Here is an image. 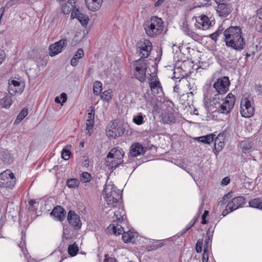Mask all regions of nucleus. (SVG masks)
<instances>
[{
    "mask_svg": "<svg viewBox=\"0 0 262 262\" xmlns=\"http://www.w3.org/2000/svg\"><path fill=\"white\" fill-rule=\"evenodd\" d=\"M242 29L239 27H230L224 32L227 46L238 51L245 48V41L242 36Z\"/></svg>",
    "mask_w": 262,
    "mask_h": 262,
    "instance_id": "f257e3e1",
    "label": "nucleus"
},
{
    "mask_svg": "<svg viewBox=\"0 0 262 262\" xmlns=\"http://www.w3.org/2000/svg\"><path fill=\"white\" fill-rule=\"evenodd\" d=\"M242 29L239 27H230L224 32L227 46L238 51L245 48V41L242 36Z\"/></svg>",
    "mask_w": 262,
    "mask_h": 262,
    "instance_id": "f03ea898",
    "label": "nucleus"
},
{
    "mask_svg": "<svg viewBox=\"0 0 262 262\" xmlns=\"http://www.w3.org/2000/svg\"><path fill=\"white\" fill-rule=\"evenodd\" d=\"M103 198L111 207L120 205L122 199L121 191L110 182L106 183L103 191Z\"/></svg>",
    "mask_w": 262,
    "mask_h": 262,
    "instance_id": "7ed1b4c3",
    "label": "nucleus"
},
{
    "mask_svg": "<svg viewBox=\"0 0 262 262\" xmlns=\"http://www.w3.org/2000/svg\"><path fill=\"white\" fill-rule=\"evenodd\" d=\"M143 28L148 37H155L162 33L164 28L163 21L161 18L152 16L150 20L144 23Z\"/></svg>",
    "mask_w": 262,
    "mask_h": 262,
    "instance_id": "20e7f679",
    "label": "nucleus"
},
{
    "mask_svg": "<svg viewBox=\"0 0 262 262\" xmlns=\"http://www.w3.org/2000/svg\"><path fill=\"white\" fill-rule=\"evenodd\" d=\"M107 230L110 233H112L115 235H120L123 231L122 239L125 243H134L138 235V233L134 230H129L127 232H124L122 226L115 223L110 224L107 227Z\"/></svg>",
    "mask_w": 262,
    "mask_h": 262,
    "instance_id": "39448f33",
    "label": "nucleus"
},
{
    "mask_svg": "<svg viewBox=\"0 0 262 262\" xmlns=\"http://www.w3.org/2000/svg\"><path fill=\"white\" fill-rule=\"evenodd\" d=\"M235 101V96L232 94L229 93L220 105L217 104L218 107L214 111L221 114H228L233 107Z\"/></svg>",
    "mask_w": 262,
    "mask_h": 262,
    "instance_id": "423d86ee",
    "label": "nucleus"
},
{
    "mask_svg": "<svg viewBox=\"0 0 262 262\" xmlns=\"http://www.w3.org/2000/svg\"><path fill=\"white\" fill-rule=\"evenodd\" d=\"M134 66L136 78L140 82H144L146 79V71L147 67L145 60L139 59L134 62Z\"/></svg>",
    "mask_w": 262,
    "mask_h": 262,
    "instance_id": "0eeeda50",
    "label": "nucleus"
},
{
    "mask_svg": "<svg viewBox=\"0 0 262 262\" xmlns=\"http://www.w3.org/2000/svg\"><path fill=\"white\" fill-rule=\"evenodd\" d=\"M217 6L215 10L217 15L221 17H226L228 16L232 11V7L230 3L224 0H215Z\"/></svg>",
    "mask_w": 262,
    "mask_h": 262,
    "instance_id": "6e6552de",
    "label": "nucleus"
},
{
    "mask_svg": "<svg viewBox=\"0 0 262 262\" xmlns=\"http://www.w3.org/2000/svg\"><path fill=\"white\" fill-rule=\"evenodd\" d=\"M15 182L14 174L10 170H6L0 174V187L12 188Z\"/></svg>",
    "mask_w": 262,
    "mask_h": 262,
    "instance_id": "1a4fd4ad",
    "label": "nucleus"
},
{
    "mask_svg": "<svg viewBox=\"0 0 262 262\" xmlns=\"http://www.w3.org/2000/svg\"><path fill=\"white\" fill-rule=\"evenodd\" d=\"M230 81L228 77L219 78L213 84L216 94L224 95L229 90Z\"/></svg>",
    "mask_w": 262,
    "mask_h": 262,
    "instance_id": "9d476101",
    "label": "nucleus"
},
{
    "mask_svg": "<svg viewBox=\"0 0 262 262\" xmlns=\"http://www.w3.org/2000/svg\"><path fill=\"white\" fill-rule=\"evenodd\" d=\"M254 108L251 101L248 98H244L241 100L240 112L242 116L249 118L254 114Z\"/></svg>",
    "mask_w": 262,
    "mask_h": 262,
    "instance_id": "9b49d317",
    "label": "nucleus"
},
{
    "mask_svg": "<svg viewBox=\"0 0 262 262\" xmlns=\"http://www.w3.org/2000/svg\"><path fill=\"white\" fill-rule=\"evenodd\" d=\"M195 19V27L200 30H206L209 29L212 26V21L207 15L201 14L198 16L193 18Z\"/></svg>",
    "mask_w": 262,
    "mask_h": 262,
    "instance_id": "f8f14e48",
    "label": "nucleus"
},
{
    "mask_svg": "<svg viewBox=\"0 0 262 262\" xmlns=\"http://www.w3.org/2000/svg\"><path fill=\"white\" fill-rule=\"evenodd\" d=\"M152 50V43L147 39L140 43L137 48V53L140 56V59H144L149 56Z\"/></svg>",
    "mask_w": 262,
    "mask_h": 262,
    "instance_id": "ddd939ff",
    "label": "nucleus"
},
{
    "mask_svg": "<svg viewBox=\"0 0 262 262\" xmlns=\"http://www.w3.org/2000/svg\"><path fill=\"white\" fill-rule=\"evenodd\" d=\"M67 40L66 38H62L51 45L49 48L50 56L53 57L61 53L63 49L67 46Z\"/></svg>",
    "mask_w": 262,
    "mask_h": 262,
    "instance_id": "4468645a",
    "label": "nucleus"
},
{
    "mask_svg": "<svg viewBox=\"0 0 262 262\" xmlns=\"http://www.w3.org/2000/svg\"><path fill=\"white\" fill-rule=\"evenodd\" d=\"M24 88V84L17 80L12 79L9 81L8 91L11 95L20 94L23 92Z\"/></svg>",
    "mask_w": 262,
    "mask_h": 262,
    "instance_id": "2eb2a0df",
    "label": "nucleus"
},
{
    "mask_svg": "<svg viewBox=\"0 0 262 262\" xmlns=\"http://www.w3.org/2000/svg\"><path fill=\"white\" fill-rule=\"evenodd\" d=\"M148 80L149 81V86L153 94L162 93V85L157 75L153 74H150Z\"/></svg>",
    "mask_w": 262,
    "mask_h": 262,
    "instance_id": "dca6fc26",
    "label": "nucleus"
},
{
    "mask_svg": "<svg viewBox=\"0 0 262 262\" xmlns=\"http://www.w3.org/2000/svg\"><path fill=\"white\" fill-rule=\"evenodd\" d=\"M124 133V128L121 124L113 123L110 128L106 130L107 135L109 137L116 138L121 136Z\"/></svg>",
    "mask_w": 262,
    "mask_h": 262,
    "instance_id": "f3484780",
    "label": "nucleus"
},
{
    "mask_svg": "<svg viewBox=\"0 0 262 262\" xmlns=\"http://www.w3.org/2000/svg\"><path fill=\"white\" fill-rule=\"evenodd\" d=\"M245 203V199L243 196L235 197L227 204V207L229 208L230 211H233L242 207Z\"/></svg>",
    "mask_w": 262,
    "mask_h": 262,
    "instance_id": "a211bd4d",
    "label": "nucleus"
},
{
    "mask_svg": "<svg viewBox=\"0 0 262 262\" xmlns=\"http://www.w3.org/2000/svg\"><path fill=\"white\" fill-rule=\"evenodd\" d=\"M68 220L70 224L76 229H79L81 226L79 216L72 211L68 213Z\"/></svg>",
    "mask_w": 262,
    "mask_h": 262,
    "instance_id": "6ab92c4d",
    "label": "nucleus"
},
{
    "mask_svg": "<svg viewBox=\"0 0 262 262\" xmlns=\"http://www.w3.org/2000/svg\"><path fill=\"white\" fill-rule=\"evenodd\" d=\"M108 153H112L111 157L116 161V163L119 165L123 163L122 158L124 155V152L121 148H114L111 150Z\"/></svg>",
    "mask_w": 262,
    "mask_h": 262,
    "instance_id": "aec40b11",
    "label": "nucleus"
},
{
    "mask_svg": "<svg viewBox=\"0 0 262 262\" xmlns=\"http://www.w3.org/2000/svg\"><path fill=\"white\" fill-rule=\"evenodd\" d=\"M145 149L141 144L139 143L133 144L130 148L129 155L131 157H136L143 155Z\"/></svg>",
    "mask_w": 262,
    "mask_h": 262,
    "instance_id": "412c9836",
    "label": "nucleus"
},
{
    "mask_svg": "<svg viewBox=\"0 0 262 262\" xmlns=\"http://www.w3.org/2000/svg\"><path fill=\"white\" fill-rule=\"evenodd\" d=\"M214 140L215 154H216L223 149L225 145L224 134H219L215 138H214Z\"/></svg>",
    "mask_w": 262,
    "mask_h": 262,
    "instance_id": "4be33fe9",
    "label": "nucleus"
},
{
    "mask_svg": "<svg viewBox=\"0 0 262 262\" xmlns=\"http://www.w3.org/2000/svg\"><path fill=\"white\" fill-rule=\"evenodd\" d=\"M102 0H85V4L88 9L91 11L98 10L102 5Z\"/></svg>",
    "mask_w": 262,
    "mask_h": 262,
    "instance_id": "5701e85b",
    "label": "nucleus"
},
{
    "mask_svg": "<svg viewBox=\"0 0 262 262\" xmlns=\"http://www.w3.org/2000/svg\"><path fill=\"white\" fill-rule=\"evenodd\" d=\"M51 215L59 221H62L66 216V211L64 209L58 206L54 208L51 212Z\"/></svg>",
    "mask_w": 262,
    "mask_h": 262,
    "instance_id": "b1692460",
    "label": "nucleus"
},
{
    "mask_svg": "<svg viewBox=\"0 0 262 262\" xmlns=\"http://www.w3.org/2000/svg\"><path fill=\"white\" fill-rule=\"evenodd\" d=\"M254 146L253 142L249 139H246L241 142L240 144V148L243 152L245 154H249L252 151Z\"/></svg>",
    "mask_w": 262,
    "mask_h": 262,
    "instance_id": "393cba45",
    "label": "nucleus"
},
{
    "mask_svg": "<svg viewBox=\"0 0 262 262\" xmlns=\"http://www.w3.org/2000/svg\"><path fill=\"white\" fill-rule=\"evenodd\" d=\"M75 16L83 26H86L89 22V18L86 15L81 13L78 9L72 12V16Z\"/></svg>",
    "mask_w": 262,
    "mask_h": 262,
    "instance_id": "a878e982",
    "label": "nucleus"
},
{
    "mask_svg": "<svg viewBox=\"0 0 262 262\" xmlns=\"http://www.w3.org/2000/svg\"><path fill=\"white\" fill-rule=\"evenodd\" d=\"M114 217L116 218L117 223L116 222L115 220H114L113 223H122L126 219L125 211L123 208L119 207L118 209L114 212Z\"/></svg>",
    "mask_w": 262,
    "mask_h": 262,
    "instance_id": "bb28decb",
    "label": "nucleus"
},
{
    "mask_svg": "<svg viewBox=\"0 0 262 262\" xmlns=\"http://www.w3.org/2000/svg\"><path fill=\"white\" fill-rule=\"evenodd\" d=\"M0 159L6 163H11L13 162V157L6 149H0Z\"/></svg>",
    "mask_w": 262,
    "mask_h": 262,
    "instance_id": "cd10ccee",
    "label": "nucleus"
},
{
    "mask_svg": "<svg viewBox=\"0 0 262 262\" xmlns=\"http://www.w3.org/2000/svg\"><path fill=\"white\" fill-rule=\"evenodd\" d=\"M112 153H108L107 156L105 158V165L110 169H113L116 168L119 165V164L116 163V161L113 160L111 157Z\"/></svg>",
    "mask_w": 262,
    "mask_h": 262,
    "instance_id": "c85d7f7f",
    "label": "nucleus"
},
{
    "mask_svg": "<svg viewBox=\"0 0 262 262\" xmlns=\"http://www.w3.org/2000/svg\"><path fill=\"white\" fill-rule=\"evenodd\" d=\"M224 100L223 95L215 94L214 96L210 99V104L211 106H213L215 110H216L218 107L217 104L220 105Z\"/></svg>",
    "mask_w": 262,
    "mask_h": 262,
    "instance_id": "c756f323",
    "label": "nucleus"
},
{
    "mask_svg": "<svg viewBox=\"0 0 262 262\" xmlns=\"http://www.w3.org/2000/svg\"><path fill=\"white\" fill-rule=\"evenodd\" d=\"M212 236L213 233L210 231V229H209L206 233L205 242L204 246V250H206L207 251H211V242Z\"/></svg>",
    "mask_w": 262,
    "mask_h": 262,
    "instance_id": "7c9ffc66",
    "label": "nucleus"
},
{
    "mask_svg": "<svg viewBox=\"0 0 262 262\" xmlns=\"http://www.w3.org/2000/svg\"><path fill=\"white\" fill-rule=\"evenodd\" d=\"M84 56V52L82 49H79L71 60V64L73 67L76 66L79 62V59Z\"/></svg>",
    "mask_w": 262,
    "mask_h": 262,
    "instance_id": "2f4dec72",
    "label": "nucleus"
},
{
    "mask_svg": "<svg viewBox=\"0 0 262 262\" xmlns=\"http://www.w3.org/2000/svg\"><path fill=\"white\" fill-rule=\"evenodd\" d=\"M12 100L9 96L6 95L0 99V106L2 108L8 109L12 104Z\"/></svg>",
    "mask_w": 262,
    "mask_h": 262,
    "instance_id": "473e14b6",
    "label": "nucleus"
},
{
    "mask_svg": "<svg viewBox=\"0 0 262 262\" xmlns=\"http://www.w3.org/2000/svg\"><path fill=\"white\" fill-rule=\"evenodd\" d=\"M214 134H211L206 136L197 137L195 138V140L200 142L209 144L214 140Z\"/></svg>",
    "mask_w": 262,
    "mask_h": 262,
    "instance_id": "72a5a7b5",
    "label": "nucleus"
},
{
    "mask_svg": "<svg viewBox=\"0 0 262 262\" xmlns=\"http://www.w3.org/2000/svg\"><path fill=\"white\" fill-rule=\"evenodd\" d=\"M146 118V116L141 113H138L134 116L133 121L137 125H140L143 124L145 122L144 119Z\"/></svg>",
    "mask_w": 262,
    "mask_h": 262,
    "instance_id": "f704fd0d",
    "label": "nucleus"
},
{
    "mask_svg": "<svg viewBox=\"0 0 262 262\" xmlns=\"http://www.w3.org/2000/svg\"><path fill=\"white\" fill-rule=\"evenodd\" d=\"M249 204L251 207L262 210V200L260 198L251 200L249 201Z\"/></svg>",
    "mask_w": 262,
    "mask_h": 262,
    "instance_id": "c9c22d12",
    "label": "nucleus"
},
{
    "mask_svg": "<svg viewBox=\"0 0 262 262\" xmlns=\"http://www.w3.org/2000/svg\"><path fill=\"white\" fill-rule=\"evenodd\" d=\"M28 109L27 108H24L18 114L15 123L17 124L20 122L28 115Z\"/></svg>",
    "mask_w": 262,
    "mask_h": 262,
    "instance_id": "e433bc0d",
    "label": "nucleus"
},
{
    "mask_svg": "<svg viewBox=\"0 0 262 262\" xmlns=\"http://www.w3.org/2000/svg\"><path fill=\"white\" fill-rule=\"evenodd\" d=\"M112 90L110 89L104 91L100 95L101 99L103 101L109 102L112 98Z\"/></svg>",
    "mask_w": 262,
    "mask_h": 262,
    "instance_id": "4c0bfd02",
    "label": "nucleus"
},
{
    "mask_svg": "<svg viewBox=\"0 0 262 262\" xmlns=\"http://www.w3.org/2000/svg\"><path fill=\"white\" fill-rule=\"evenodd\" d=\"M71 148V145L66 146L62 150V158L65 160H68L69 159L71 155L70 149Z\"/></svg>",
    "mask_w": 262,
    "mask_h": 262,
    "instance_id": "58836bf2",
    "label": "nucleus"
},
{
    "mask_svg": "<svg viewBox=\"0 0 262 262\" xmlns=\"http://www.w3.org/2000/svg\"><path fill=\"white\" fill-rule=\"evenodd\" d=\"M85 130L88 132V134L89 136H91L93 132L94 121L86 120L85 122Z\"/></svg>",
    "mask_w": 262,
    "mask_h": 262,
    "instance_id": "ea45409f",
    "label": "nucleus"
},
{
    "mask_svg": "<svg viewBox=\"0 0 262 262\" xmlns=\"http://www.w3.org/2000/svg\"><path fill=\"white\" fill-rule=\"evenodd\" d=\"M185 34L194 40H198L199 38V35L193 31L189 30L188 28L184 29Z\"/></svg>",
    "mask_w": 262,
    "mask_h": 262,
    "instance_id": "a19ab883",
    "label": "nucleus"
},
{
    "mask_svg": "<svg viewBox=\"0 0 262 262\" xmlns=\"http://www.w3.org/2000/svg\"><path fill=\"white\" fill-rule=\"evenodd\" d=\"M78 252V248L76 245L75 243L74 244L71 245L68 247V253L69 254L72 256H75Z\"/></svg>",
    "mask_w": 262,
    "mask_h": 262,
    "instance_id": "79ce46f5",
    "label": "nucleus"
},
{
    "mask_svg": "<svg viewBox=\"0 0 262 262\" xmlns=\"http://www.w3.org/2000/svg\"><path fill=\"white\" fill-rule=\"evenodd\" d=\"M67 184L69 188H74L78 187L79 185V182L76 179H70L67 180Z\"/></svg>",
    "mask_w": 262,
    "mask_h": 262,
    "instance_id": "37998d69",
    "label": "nucleus"
},
{
    "mask_svg": "<svg viewBox=\"0 0 262 262\" xmlns=\"http://www.w3.org/2000/svg\"><path fill=\"white\" fill-rule=\"evenodd\" d=\"M102 83L98 81L94 82L93 85V92L95 95H98L100 94L102 90Z\"/></svg>",
    "mask_w": 262,
    "mask_h": 262,
    "instance_id": "c03bdc74",
    "label": "nucleus"
},
{
    "mask_svg": "<svg viewBox=\"0 0 262 262\" xmlns=\"http://www.w3.org/2000/svg\"><path fill=\"white\" fill-rule=\"evenodd\" d=\"M91 179V175L87 172H82L80 177V181L84 183L89 182Z\"/></svg>",
    "mask_w": 262,
    "mask_h": 262,
    "instance_id": "a18cd8bd",
    "label": "nucleus"
},
{
    "mask_svg": "<svg viewBox=\"0 0 262 262\" xmlns=\"http://www.w3.org/2000/svg\"><path fill=\"white\" fill-rule=\"evenodd\" d=\"M163 120L165 123L174 122L175 121V117L172 113H166L163 117Z\"/></svg>",
    "mask_w": 262,
    "mask_h": 262,
    "instance_id": "49530a36",
    "label": "nucleus"
},
{
    "mask_svg": "<svg viewBox=\"0 0 262 262\" xmlns=\"http://www.w3.org/2000/svg\"><path fill=\"white\" fill-rule=\"evenodd\" d=\"M74 6L72 4H65L62 7V10L64 14H68L72 9H74Z\"/></svg>",
    "mask_w": 262,
    "mask_h": 262,
    "instance_id": "de8ad7c7",
    "label": "nucleus"
},
{
    "mask_svg": "<svg viewBox=\"0 0 262 262\" xmlns=\"http://www.w3.org/2000/svg\"><path fill=\"white\" fill-rule=\"evenodd\" d=\"M203 241L202 240L198 241L196 246L195 250L197 253H200L202 250Z\"/></svg>",
    "mask_w": 262,
    "mask_h": 262,
    "instance_id": "09e8293b",
    "label": "nucleus"
},
{
    "mask_svg": "<svg viewBox=\"0 0 262 262\" xmlns=\"http://www.w3.org/2000/svg\"><path fill=\"white\" fill-rule=\"evenodd\" d=\"M95 111L92 108L90 113L88 114L86 120L94 121Z\"/></svg>",
    "mask_w": 262,
    "mask_h": 262,
    "instance_id": "8fccbe9b",
    "label": "nucleus"
},
{
    "mask_svg": "<svg viewBox=\"0 0 262 262\" xmlns=\"http://www.w3.org/2000/svg\"><path fill=\"white\" fill-rule=\"evenodd\" d=\"M211 251H207L204 250V252L202 256L203 262H208L209 254Z\"/></svg>",
    "mask_w": 262,
    "mask_h": 262,
    "instance_id": "3c124183",
    "label": "nucleus"
},
{
    "mask_svg": "<svg viewBox=\"0 0 262 262\" xmlns=\"http://www.w3.org/2000/svg\"><path fill=\"white\" fill-rule=\"evenodd\" d=\"M6 58V54L5 52L0 49V65L4 62Z\"/></svg>",
    "mask_w": 262,
    "mask_h": 262,
    "instance_id": "603ef678",
    "label": "nucleus"
},
{
    "mask_svg": "<svg viewBox=\"0 0 262 262\" xmlns=\"http://www.w3.org/2000/svg\"><path fill=\"white\" fill-rule=\"evenodd\" d=\"M220 32L219 31H217L213 33H212L209 35V37L213 40H216L217 38L219 35Z\"/></svg>",
    "mask_w": 262,
    "mask_h": 262,
    "instance_id": "864d4df0",
    "label": "nucleus"
},
{
    "mask_svg": "<svg viewBox=\"0 0 262 262\" xmlns=\"http://www.w3.org/2000/svg\"><path fill=\"white\" fill-rule=\"evenodd\" d=\"M186 85H187L188 89H189V90L194 91V90H196V86H195L194 83H191L190 81H187V83Z\"/></svg>",
    "mask_w": 262,
    "mask_h": 262,
    "instance_id": "5fc2aeb1",
    "label": "nucleus"
},
{
    "mask_svg": "<svg viewBox=\"0 0 262 262\" xmlns=\"http://www.w3.org/2000/svg\"><path fill=\"white\" fill-rule=\"evenodd\" d=\"M209 212L207 210H205L204 212V213L203 214V215H202V224H206L207 223V221L205 219L206 216L207 215V214H208Z\"/></svg>",
    "mask_w": 262,
    "mask_h": 262,
    "instance_id": "6e6d98bb",
    "label": "nucleus"
},
{
    "mask_svg": "<svg viewBox=\"0 0 262 262\" xmlns=\"http://www.w3.org/2000/svg\"><path fill=\"white\" fill-rule=\"evenodd\" d=\"M230 181V180L228 177H225L222 179L221 184L222 185L226 186L229 183Z\"/></svg>",
    "mask_w": 262,
    "mask_h": 262,
    "instance_id": "4d7b16f0",
    "label": "nucleus"
},
{
    "mask_svg": "<svg viewBox=\"0 0 262 262\" xmlns=\"http://www.w3.org/2000/svg\"><path fill=\"white\" fill-rule=\"evenodd\" d=\"M60 99H61L62 100V103H61V105H62V104L67 101V94L64 93H61L60 95Z\"/></svg>",
    "mask_w": 262,
    "mask_h": 262,
    "instance_id": "13d9d810",
    "label": "nucleus"
},
{
    "mask_svg": "<svg viewBox=\"0 0 262 262\" xmlns=\"http://www.w3.org/2000/svg\"><path fill=\"white\" fill-rule=\"evenodd\" d=\"M104 262H117V260L116 259V258H114V257H108V258H106L104 260Z\"/></svg>",
    "mask_w": 262,
    "mask_h": 262,
    "instance_id": "bf43d9fd",
    "label": "nucleus"
},
{
    "mask_svg": "<svg viewBox=\"0 0 262 262\" xmlns=\"http://www.w3.org/2000/svg\"><path fill=\"white\" fill-rule=\"evenodd\" d=\"M165 0H158L155 3V7H159L162 5V4L164 2Z\"/></svg>",
    "mask_w": 262,
    "mask_h": 262,
    "instance_id": "052dcab7",
    "label": "nucleus"
},
{
    "mask_svg": "<svg viewBox=\"0 0 262 262\" xmlns=\"http://www.w3.org/2000/svg\"><path fill=\"white\" fill-rule=\"evenodd\" d=\"M230 212L229 208L227 207V206L226 207V208L225 209H224L223 212H222V215L225 216H226V215H227L228 214V213Z\"/></svg>",
    "mask_w": 262,
    "mask_h": 262,
    "instance_id": "680f3d73",
    "label": "nucleus"
},
{
    "mask_svg": "<svg viewBox=\"0 0 262 262\" xmlns=\"http://www.w3.org/2000/svg\"><path fill=\"white\" fill-rule=\"evenodd\" d=\"M257 15L259 19H262V7L258 10Z\"/></svg>",
    "mask_w": 262,
    "mask_h": 262,
    "instance_id": "e2e57ef3",
    "label": "nucleus"
},
{
    "mask_svg": "<svg viewBox=\"0 0 262 262\" xmlns=\"http://www.w3.org/2000/svg\"><path fill=\"white\" fill-rule=\"evenodd\" d=\"M161 246H162L161 244H158V245H154L152 246V248H151L150 249H149V250H156V249L161 247Z\"/></svg>",
    "mask_w": 262,
    "mask_h": 262,
    "instance_id": "0e129e2a",
    "label": "nucleus"
},
{
    "mask_svg": "<svg viewBox=\"0 0 262 262\" xmlns=\"http://www.w3.org/2000/svg\"><path fill=\"white\" fill-rule=\"evenodd\" d=\"M230 195L229 194H226L223 198V200L221 201L219 203L221 204H224V201L226 199V198H228V196Z\"/></svg>",
    "mask_w": 262,
    "mask_h": 262,
    "instance_id": "69168bd1",
    "label": "nucleus"
},
{
    "mask_svg": "<svg viewBox=\"0 0 262 262\" xmlns=\"http://www.w3.org/2000/svg\"><path fill=\"white\" fill-rule=\"evenodd\" d=\"M192 227V225H191L190 224H188L186 227V228H185V230L184 231V232H186L187 230H188L189 229H190Z\"/></svg>",
    "mask_w": 262,
    "mask_h": 262,
    "instance_id": "338daca9",
    "label": "nucleus"
},
{
    "mask_svg": "<svg viewBox=\"0 0 262 262\" xmlns=\"http://www.w3.org/2000/svg\"><path fill=\"white\" fill-rule=\"evenodd\" d=\"M196 222V220L195 219H193L189 223V224H190L191 225H192V227L193 226V225H194L195 223Z\"/></svg>",
    "mask_w": 262,
    "mask_h": 262,
    "instance_id": "774afa93",
    "label": "nucleus"
}]
</instances>
